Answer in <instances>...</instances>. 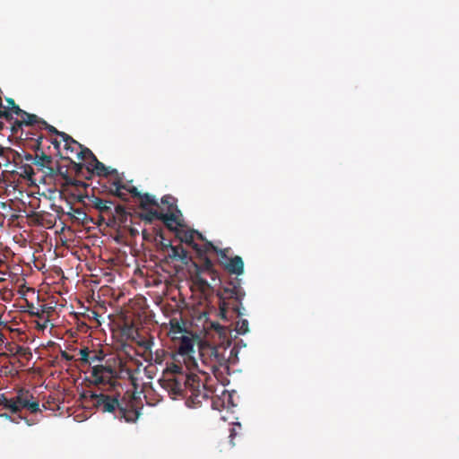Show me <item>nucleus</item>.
<instances>
[{"label": "nucleus", "instance_id": "34", "mask_svg": "<svg viewBox=\"0 0 459 459\" xmlns=\"http://www.w3.org/2000/svg\"><path fill=\"white\" fill-rule=\"evenodd\" d=\"M212 327L216 330L220 336H223L224 338L227 336L228 329L221 325L219 323H212Z\"/></svg>", "mask_w": 459, "mask_h": 459}, {"label": "nucleus", "instance_id": "42", "mask_svg": "<svg viewBox=\"0 0 459 459\" xmlns=\"http://www.w3.org/2000/svg\"><path fill=\"white\" fill-rule=\"evenodd\" d=\"M60 355H61V358L67 360V361H71L74 359V356L70 355L68 352H66L65 351H61L60 352Z\"/></svg>", "mask_w": 459, "mask_h": 459}, {"label": "nucleus", "instance_id": "51", "mask_svg": "<svg viewBox=\"0 0 459 459\" xmlns=\"http://www.w3.org/2000/svg\"><path fill=\"white\" fill-rule=\"evenodd\" d=\"M2 165H4V162L2 163V162L0 161V167H1Z\"/></svg>", "mask_w": 459, "mask_h": 459}, {"label": "nucleus", "instance_id": "41", "mask_svg": "<svg viewBox=\"0 0 459 459\" xmlns=\"http://www.w3.org/2000/svg\"><path fill=\"white\" fill-rule=\"evenodd\" d=\"M23 172L27 174L29 177L34 174L33 169L30 164H26L23 166Z\"/></svg>", "mask_w": 459, "mask_h": 459}, {"label": "nucleus", "instance_id": "46", "mask_svg": "<svg viewBox=\"0 0 459 459\" xmlns=\"http://www.w3.org/2000/svg\"><path fill=\"white\" fill-rule=\"evenodd\" d=\"M24 351H25V348L24 347L17 346V351H16L17 354L22 355V354L25 353Z\"/></svg>", "mask_w": 459, "mask_h": 459}, {"label": "nucleus", "instance_id": "18", "mask_svg": "<svg viewBox=\"0 0 459 459\" xmlns=\"http://www.w3.org/2000/svg\"><path fill=\"white\" fill-rule=\"evenodd\" d=\"M5 101L7 103V106H4V109L7 110V112L10 113V116L8 117H0V130L4 126V121H6L8 123H12L13 121V114H17L19 112H22V108L15 103L14 100L12 98H6Z\"/></svg>", "mask_w": 459, "mask_h": 459}, {"label": "nucleus", "instance_id": "20", "mask_svg": "<svg viewBox=\"0 0 459 459\" xmlns=\"http://www.w3.org/2000/svg\"><path fill=\"white\" fill-rule=\"evenodd\" d=\"M54 172L51 174H47L48 176H50L52 178H55L56 176H61L62 178L65 180V185L70 186H78L81 184L80 181L73 179L71 177L68 176V172L66 169H64L62 166L59 164H56V167H53Z\"/></svg>", "mask_w": 459, "mask_h": 459}, {"label": "nucleus", "instance_id": "32", "mask_svg": "<svg viewBox=\"0 0 459 459\" xmlns=\"http://www.w3.org/2000/svg\"><path fill=\"white\" fill-rule=\"evenodd\" d=\"M161 204L167 205L169 211H172L174 208H177L175 198L171 195H164L161 198Z\"/></svg>", "mask_w": 459, "mask_h": 459}, {"label": "nucleus", "instance_id": "15", "mask_svg": "<svg viewBox=\"0 0 459 459\" xmlns=\"http://www.w3.org/2000/svg\"><path fill=\"white\" fill-rule=\"evenodd\" d=\"M131 187L132 186H126V185H124L118 178L113 182L109 193L118 197L120 200L127 202L129 200V195H131V193H129Z\"/></svg>", "mask_w": 459, "mask_h": 459}, {"label": "nucleus", "instance_id": "49", "mask_svg": "<svg viewBox=\"0 0 459 459\" xmlns=\"http://www.w3.org/2000/svg\"><path fill=\"white\" fill-rule=\"evenodd\" d=\"M234 436V429H231L230 430V437H232Z\"/></svg>", "mask_w": 459, "mask_h": 459}, {"label": "nucleus", "instance_id": "24", "mask_svg": "<svg viewBox=\"0 0 459 459\" xmlns=\"http://www.w3.org/2000/svg\"><path fill=\"white\" fill-rule=\"evenodd\" d=\"M145 212L140 214V217L142 220L147 221V222H152L154 220H160L161 217V212H159L156 210L152 209H144Z\"/></svg>", "mask_w": 459, "mask_h": 459}, {"label": "nucleus", "instance_id": "14", "mask_svg": "<svg viewBox=\"0 0 459 459\" xmlns=\"http://www.w3.org/2000/svg\"><path fill=\"white\" fill-rule=\"evenodd\" d=\"M176 236L182 242H185L186 244L191 246L194 249L196 250V252L198 251V249H201L198 247V245L194 242L195 236L202 240L204 239L202 233H200L199 231H197L195 230H180L176 231Z\"/></svg>", "mask_w": 459, "mask_h": 459}, {"label": "nucleus", "instance_id": "47", "mask_svg": "<svg viewBox=\"0 0 459 459\" xmlns=\"http://www.w3.org/2000/svg\"><path fill=\"white\" fill-rule=\"evenodd\" d=\"M5 336L4 334L0 331V345H2L4 342Z\"/></svg>", "mask_w": 459, "mask_h": 459}, {"label": "nucleus", "instance_id": "10", "mask_svg": "<svg viewBox=\"0 0 459 459\" xmlns=\"http://www.w3.org/2000/svg\"><path fill=\"white\" fill-rule=\"evenodd\" d=\"M83 198H85V196H79L78 201L83 202ZM86 198L89 200V205H91L92 208L96 209L100 213L110 214L114 217L111 209V206L114 205L112 201L103 200L95 195H86Z\"/></svg>", "mask_w": 459, "mask_h": 459}, {"label": "nucleus", "instance_id": "1", "mask_svg": "<svg viewBox=\"0 0 459 459\" xmlns=\"http://www.w3.org/2000/svg\"><path fill=\"white\" fill-rule=\"evenodd\" d=\"M181 369L180 366L173 365L159 383L173 398L185 396L188 407H197L210 398L211 391L202 384L197 375L183 373Z\"/></svg>", "mask_w": 459, "mask_h": 459}, {"label": "nucleus", "instance_id": "9", "mask_svg": "<svg viewBox=\"0 0 459 459\" xmlns=\"http://www.w3.org/2000/svg\"><path fill=\"white\" fill-rule=\"evenodd\" d=\"M21 119H16L11 123V131L13 134H17L21 130V136L23 134L22 126H37L39 128L42 118L39 117L34 114H30L25 110L22 109V112L17 114Z\"/></svg>", "mask_w": 459, "mask_h": 459}, {"label": "nucleus", "instance_id": "39", "mask_svg": "<svg viewBox=\"0 0 459 459\" xmlns=\"http://www.w3.org/2000/svg\"><path fill=\"white\" fill-rule=\"evenodd\" d=\"M214 248H218L216 246H214L212 242H206L204 244V249L202 250V253L205 255V253L209 250H212L214 252Z\"/></svg>", "mask_w": 459, "mask_h": 459}, {"label": "nucleus", "instance_id": "23", "mask_svg": "<svg viewBox=\"0 0 459 459\" xmlns=\"http://www.w3.org/2000/svg\"><path fill=\"white\" fill-rule=\"evenodd\" d=\"M74 143H67L66 144V142H64L65 144H64V152H65V155L61 154V157L62 159H65V160H71V157L70 155L73 154L74 152H75L77 154L78 152V150L79 149L78 147H81V143H79L77 141H75L74 139Z\"/></svg>", "mask_w": 459, "mask_h": 459}, {"label": "nucleus", "instance_id": "48", "mask_svg": "<svg viewBox=\"0 0 459 459\" xmlns=\"http://www.w3.org/2000/svg\"><path fill=\"white\" fill-rule=\"evenodd\" d=\"M126 373L128 375V377L132 380V372H131V370H126Z\"/></svg>", "mask_w": 459, "mask_h": 459}, {"label": "nucleus", "instance_id": "26", "mask_svg": "<svg viewBox=\"0 0 459 459\" xmlns=\"http://www.w3.org/2000/svg\"><path fill=\"white\" fill-rule=\"evenodd\" d=\"M80 151L77 152V158L79 160H86L90 159L91 161L92 160V155L93 152L87 147H84L81 144V147H78Z\"/></svg>", "mask_w": 459, "mask_h": 459}, {"label": "nucleus", "instance_id": "35", "mask_svg": "<svg viewBox=\"0 0 459 459\" xmlns=\"http://www.w3.org/2000/svg\"><path fill=\"white\" fill-rule=\"evenodd\" d=\"M228 285L230 287L235 288L237 290H244L241 287V280L238 277H235L234 279L230 280L228 282Z\"/></svg>", "mask_w": 459, "mask_h": 459}, {"label": "nucleus", "instance_id": "38", "mask_svg": "<svg viewBox=\"0 0 459 459\" xmlns=\"http://www.w3.org/2000/svg\"><path fill=\"white\" fill-rule=\"evenodd\" d=\"M35 155L28 153L26 152H22V161L25 160L30 163H34Z\"/></svg>", "mask_w": 459, "mask_h": 459}, {"label": "nucleus", "instance_id": "19", "mask_svg": "<svg viewBox=\"0 0 459 459\" xmlns=\"http://www.w3.org/2000/svg\"><path fill=\"white\" fill-rule=\"evenodd\" d=\"M179 351L181 354H186V359H188L191 360L192 364L196 365V362L192 358V354L195 352L194 350V341L189 337H185L180 343Z\"/></svg>", "mask_w": 459, "mask_h": 459}, {"label": "nucleus", "instance_id": "45", "mask_svg": "<svg viewBox=\"0 0 459 459\" xmlns=\"http://www.w3.org/2000/svg\"><path fill=\"white\" fill-rule=\"evenodd\" d=\"M168 243L161 242L160 244V250L164 253H168L169 250V247H167Z\"/></svg>", "mask_w": 459, "mask_h": 459}, {"label": "nucleus", "instance_id": "44", "mask_svg": "<svg viewBox=\"0 0 459 459\" xmlns=\"http://www.w3.org/2000/svg\"><path fill=\"white\" fill-rule=\"evenodd\" d=\"M50 143L54 145V148L57 150V152H59V149H60V142L57 141L56 139H53L50 141Z\"/></svg>", "mask_w": 459, "mask_h": 459}, {"label": "nucleus", "instance_id": "13", "mask_svg": "<svg viewBox=\"0 0 459 459\" xmlns=\"http://www.w3.org/2000/svg\"><path fill=\"white\" fill-rule=\"evenodd\" d=\"M221 266L230 274L239 276L244 273V262L238 255L231 257L229 261H221Z\"/></svg>", "mask_w": 459, "mask_h": 459}, {"label": "nucleus", "instance_id": "11", "mask_svg": "<svg viewBox=\"0 0 459 459\" xmlns=\"http://www.w3.org/2000/svg\"><path fill=\"white\" fill-rule=\"evenodd\" d=\"M86 171L88 174L95 173L98 176L104 177L117 173L116 169H109L107 168L95 155H92V160L89 162Z\"/></svg>", "mask_w": 459, "mask_h": 459}, {"label": "nucleus", "instance_id": "17", "mask_svg": "<svg viewBox=\"0 0 459 459\" xmlns=\"http://www.w3.org/2000/svg\"><path fill=\"white\" fill-rule=\"evenodd\" d=\"M160 221H162L166 227L172 231H177V227L184 226L182 221L172 212L169 213L161 212Z\"/></svg>", "mask_w": 459, "mask_h": 459}, {"label": "nucleus", "instance_id": "37", "mask_svg": "<svg viewBox=\"0 0 459 459\" xmlns=\"http://www.w3.org/2000/svg\"><path fill=\"white\" fill-rule=\"evenodd\" d=\"M115 212H116L117 215H118V216H120L122 218H126L127 213H126V209H125V207L123 205H120V204L116 205L115 206Z\"/></svg>", "mask_w": 459, "mask_h": 459}, {"label": "nucleus", "instance_id": "22", "mask_svg": "<svg viewBox=\"0 0 459 459\" xmlns=\"http://www.w3.org/2000/svg\"><path fill=\"white\" fill-rule=\"evenodd\" d=\"M71 212H67L72 219L81 221L82 224L88 221V215L82 208L70 207Z\"/></svg>", "mask_w": 459, "mask_h": 459}, {"label": "nucleus", "instance_id": "3", "mask_svg": "<svg viewBox=\"0 0 459 459\" xmlns=\"http://www.w3.org/2000/svg\"><path fill=\"white\" fill-rule=\"evenodd\" d=\"M245 290H237L229 285L223 286L217 293L219 298L220 316L222 319H227V314L232 309L238 317L243 314L241 312L242 300L245 297Z\"/></svg>", "mask_w": 459, "mask_h": 459}, {"label": "nucleus", "instance_id": "25", "mask_svg": "<svg viewBox=\"0 0 459 459\" xmlns=\"http://www.w3.org/2000/svg\"><path fill=\"white\" fill-rule=\"evenodd\" d=\"M90 365L94 362H101L104 360L106 354L102 350L91 351Z\"/></svg>", "mask_w": 459, "mask_h": 459}, {"label": "nucleus", "instance_id": "12", "mask_svg": "<svg viewBox=\"0 0 459 459\" xmlns=\"http://www.w3.org/2000/svg\"><path fill=\"white\" fill-rule=\"evenodd\" d=\"M167 247H169V250L167 253V256L172 261H180L183 264H187L191 260L190 256L188 255V252L181 245L173 246L170 242H169Z\"/></svg>", "mask_w": 459, "mask_h": 459}, {"label": "nucleus", "instance_id": "50", "mask_svg": "<svg viewBox=\"0 0 459 459\" xmlns=\"http://www.w3.org/2000/svg\"><path fill=\"white\" fill-rule=\"evenodd\" d=\"M100 220L101 221H104V218H103L102 216H100Z\"/></svg>", "mask_w": 459, "mask_h": 459}, {"label": "nucleus", "instance_id": "2", "mask_svg": "<svg viewBox=\"0 0 459 459\" xmlns=\"http://www.w3.org/2000/svg\"><path fill=\"white\" fill-rule=\"evenodd\" d=\"M108 393L91 394L92 405L102 412L112 413L115 418L126 422H135L140 412L131 394H122L118 388L109 389Z\"/></svg>", "mask_w": 459, "mask_h": 459}, {"label": "nucleus", "instance_id": "36", "mask_svg": "<svg viewBox=\"0 0 459 459\" xmlns=\"http://www.w3.org/2000/svg\"><path fill=\"white\" fill-rule=\"evenodd\" d=\"M11 159H13L14 163L22 162V152L12 149V152H10V160Z\"/></svg>", "mask_w": 459, "mask_h": 459}, {"label": "nucleus", "instance_id": "43", "mask_svg": "<svg viewBox=\"0 0 459 459\" xmlns=\"http://www.w3.org/2000/svg\"><path fill=\"white\" fill-rule=\"evenodd\" d=\"M30 313L31 316H37L39 318H42L43 314H44V310L43 309H41V310L38 309L37 311H33L32 310V311H30Z\"/></svg>", "mask_w": 459, "mask_h": 459}, {"label": "nucleus", "instance_id": "8", "mask_svg": "<svg viewBox=\"0 0 459 459\" xmlns=\"http://www.w3.org/2000/svg\"><path fill=\"white\" fill-rule=\"evenodd\" d=\"M30 134V132L26 134V138L30 139L32 141L30 143V147L34 149L36 152L33 164L36 165L39 170H42L46 175L53 173V159L50 155L46 154L44 151L41 149L43 136L41 134L38 135L37 134H32L33 135L36 136V138L34 139L33 137H29Z\"/></svg>", "mask_w": 459, "mask_h": 459}, {"label": "nucleus", "instance_id": "7", "mask_svg": "<svg viewBox=\"0 0 459 459\" xmlns=\"http://www.w3.org/2000/svg\"><path fill=\"white\" fill-rule=\"evenodd\" d=\"M224 353L225 348L222 346L210 344H200L199 346V355L202 362L212 369H217L226 363L227 359Z\"/></svg>", "mask_w": 459, "mask_h": 459}, {"label": "nucleus", "instance_id": "5", "mask_svg": "<svg viewBox=\"0 0 459 459\" xmlns=\"http://www.w3.org/2000/svg\"><path fill=\"white\" fill-rule=\"evenodd\" d=\"M91 382L96 385H101L103 388L116 389L121 388L117 382L118 375L114 367L106 362L105 365H95L91 370Z\"/></svg>", "mask_w": 459, "mask_h": 459}, {"label": "nucleus", "instance_id": "16", "mask_svg": "<svg viewBox=\"0 0 459 459\" xmlns=\"http://www.w3.org/2000/svg\"><path fill=\"white\" fill-rule=\"evenodd\" d=\"M132 197H136L140 201V207L142 209H146L147 205L159 206L157 201L153 196L149 194H141L135 186H132L129 190Z\"/></svg>", "mask_w": 459, "mask_h": 459}, {"label": "nucleus", "instance_id": "30", "mask_svg": "<svg viewBox=\"0 0 459 459\" xmlns=\"http://www.w3.org/2000/svg\"><path fill=\"white\" fill-rule=\"evenodd\" d=\"M230 248H214V252L219 255V264L221 265V261H229L231 257L228 256V253L230 252Z\"/></svg>", "mask_w": 459, "mask_h": 459}, {"label": "nucleus", "instance_id": "33", "mask_svg": "<svg viewBox=\"0 0 459 459\" xmlns=\"http://www.w3.org/2000/svg\"><path fill=\"white\" fill-rule=\"evenodd\" d=\"M138 345L141 346L144 351H151L153 345L152 338H144L138 342Z\"/></svg>", "mask_w": 459, "mask_h": 459}, {"label": "nucleus", "instance_id": "21", "mask_svg": "<svg viewBox=\"0 0 459 459\" xmlns=\"http://www.w3.org/2000/svg\"><path fill=\"white\" fill-rule=\"evenodd\" d=\"M42 128L48 130L52 134H56V135L60 136L62 141L63 142H66V143H69V142L70 143H74L72 136H70L69 134H65V132L58 131L55 126H53L51 125H48L44 119H42L40 121V125L39 126V129H42Z\"/></svg>", "mask_w": 459, "mask_h": 459}, {"label": "nucleus", "instance_id": "29", "mask_svg": "<svg viewBox=\"0 0 459 459\" xmlns=\"http://www.w3.org/2000/svg\"><path fill=\"white\" fill-rule=\"evenodd\" d=\"M79 354L81 355L80 362L82 364L90 365V357H91V351L88 347H84L79 351Z\"/></svg>", "mask_w": 459, "mask_h": 459}, {"label": "nucleus", "instance_id": "6", "mask_svg": "<svg viewBox=\"0 0 459 459\" xmlns=\"http://www.w3.org/2000/svg\"><path fill=\"white\" fill-rule=\"evenodd\" d=\"M197 255L201 263H193V266L195 267V271L194 275L195 282L203 289L210 288V284L204 278L202 277V274H207L210 276L212 281H218L221 282L219 273L214 268V264L212 260L202 253V249H198Z\"/></svg>", "mask_w": 459, "mask_h": 459}, {"label": "nucleus", "instance_id": "28", "mask_svg": "<svg viewBox=\"0 0 459 459\" xmlns=\"http://www.w3.org/2000/svg\"><path fill=\"white\" fill-rule=\"evenodd\" d=\"M236 332L238 334H245L249 331L248 321L247 319H240L237 322Z\"/></svg>", "mask_w": 459, "mask_h": 459}, {"label": "nucleus", "instance_id": "27", "mask_svg": "<svg viewBox=\"0 0 459 459\" xmlns=\"http://www.w3.org/2000/svg\"><path fill=\"white\" fill-rule=\"evenodd\" d=\"M69 161H70V165L73 168V169L74 170L76 176L84 177V170H86L87 167H85V165L82 163H77V162L72 160V159L69 160Z\"/></svg>", "mask_w": 459, "mask_h": 459}, {"label": "nucleus", "instance_id": "40", "mask_svg": "<svg viewBox=\"0 0 459 459\" xmlns=\"http://www.w3.org/2000/svg\"><path fill=\"white\" fill-rule=\"evenodd\" d=\"M170 325H171V330H172V331H174V332H176V333H180V332H182V328H181V326H180V325H179V323H178V322H173V321H171V322H170Z\"/></svg>", "mask_w": 459, "mask_h": 459}, {"label": "nucleus", "instance_id": "31", "mask_svg": "<svg viewBox=\"0 0 459 459\" xmlns=\"http://www.w3.org/2000/svg\"><path fill=\"white\" fill-rule=\"evenodd\" d=\"M10 152H12L11 148L3 147L0 144V157L3 159L4 165H7L10 162Z\"/></svg>", "mask_w": 459, "mask_h": 459}, {"label": "nucleus", "instance_id": "4", "mask_svg": "<svg viewBox=\"0 0 459 459\" xmlns=\"http://www.w3.org/2000/svg\"><path fill=\"white\" fill-rule=\"evenodd\" d=\"M33 394L30 390L20 388L13 398L9 399L4 394H2L0 403L13 413H17L22 409H27L31 413H36L40 411L39 403L37 401H33Z\"/></svg>", "mask_w": 459, "mask_h": 459}]
</instances>
